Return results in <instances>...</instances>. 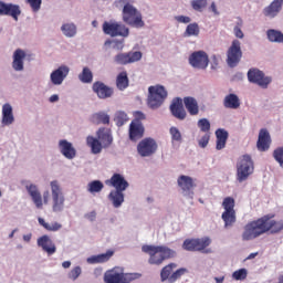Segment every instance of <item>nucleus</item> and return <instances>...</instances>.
Segmentation results:
<instances>
[{"label": "nucleus", "instance_id": "obj_1", "mask_svg": "<svg viewBox=\"0 0 283 283\" xmlns=\"http://www.w3.org/2000/svg\"><path fill=\"white\" fill-rule=\"evenodd\" d=\"M275 214H265L256 220L250 221L244 227V231L242 233V240H255V238H260V235H264V233H281L283 231V219L275 220Z\"/></svg>", "mask_w": 283, "mask_h": 283}, {"label": "nucleus", "instance_id": "obj_2", "mask_svg": "<svg viewBox=\"0 0 283 283\" xmlns=\"http://www.w3.org/2000/svg\"><path fill=\"white\" fill-rule=\"evenodd\" d=\"M143 253H147L148 264L153 266H160L166 260L176 258V250H171L167 245H143Z\"/></svg>", "mask_w": 283, "mask_h": 283}, {"label": "nucleus", "instance_id": "obj_3", "mask_svg": "<svg viewBox=\"0 0 283 283\" xmlns=\"http://www.w3.org/2000/svg\"><path fill=\"white\" fill-rule=\"evenodd\" d=\"M136 0H132L134 3ZM118 3H124V8L122 11V19L126 25L130 28H145V21H143V13L134 7V4L129 3L127 0H119Z\"/></svg>", "mask_w": 283, "mask_h": 283}, {"label": "nucleus", "instance_id": "obj_4", "mask_svg": "<svg viewBox=\"0 0 283 283\" xmlns=\"http://www.w3.org/2000/svg\"><path fill=\"white\" fill-rule=\"evenodd\" d=\"M255 171V164L251 155H243L237 160V180L244 182L249 180L250 176Z\"/></svg>", "mask_w": 283, "mask_h": 283}, {"label": "nucleus", "instance_id": "obj_5", "mask_svg": "<svg viewBox=\"0 0 283 283\" xmlns=\"http://www.w3.org/2000/svg\"><path fill=\"white\" fill-rule=\"evenodd\" d=\"M140 277L139 273H123L118 268L107 270L104 273L105 283H130Z\"/></svg>", "mask_w": 283, "mask_h": 283}, {"label": "nucleus", "instance_id": "obj_6", "mask_svg": "<svg viewBox=\"0 0 283 283\" xmlns=\"http://www.w3.org/2000/svg\"><path fill=\"white\" fill-rule=\"evenodd\" d=\"M167 90L163 85L149 86L147 104L150 109H158L167 99Z\"/></svg>", "mask_w": 283, "mask_h": 283}, {"label": "nucleus", "instance_id": "obj_7", "mask_svg": "<svg viewBox=\"0 0 283 283\" xmlns=\"http://www.w3.org/2000/svg\"><path fill=\"white\" fill-rule=\"evenodd\" d=\"M222 208L224 211L221 218L224 222V229H229V227L235 224V220H238L235 216V199H233V197H226L222 201Z\"/></svg>", "mask_w": 283, "mask_h": 283}, {"label": "nucleus", "instance_id": "obj_8", "mask_svg": "<svg viewBox=\"0 0 283 283\" xmlns=\"http://www.w3.org/2000/svg\"><path fill=\"white\" fill-rule=\"evenodd\" d=\"M177 266L178 264L176 263H169L166 266H164L160 271V281L169 283L178 282V280H180L181 276L185 275V273H187V269L180 268L174 272V269H177Z\"/></svg>", "mask_w": 283, "mask_h": 283}, {"label": "nucleus", "instance_id": "obj_9", "mask_svg": "<svg viewBox=\"0 0 283 283\" xmlns=\"http://www.w3.org/2000/svg\"><path fill=\"white\" fill-rule=\"evenodd\" d=\"M104 34L108 36H123L124 39L129 36V28L120 22H107L103 23Z\"/></svg>", "mask_w": 283, "mask_h": 283}, {"label": "nucleus", "instance_id": "obj_10", "mask_svg": "<svg viewBox=\"0 0 283 283\" xmlns=\"http://www.w3.org/2000/svg\"><path fill=\"white\" fill-rule=\"evenodd\" d=\"M242 43L239 40H233L231 45L227 51V63L229 67H237V65L242 61Z\"/></svg>", "mask_w": 283, "mask_h": 283}, {"label": "nucleus", "instance_id": "obj_11", "mask_svg": "<svg viewBox=\"0 0 283 283\" xmlns=\"http://www.w3.org/2000/svg\"><path fill=\"white\" fill-rule=\"evenodd\" d=\"M137 151L142 158H149V156H154L158 151V143L151 137H146L137 145Z\"/></svg>", "mask_w": 283, "mask_h": 283}, {"label": "nucleus", "instance_id": "obj_12", "mask_svg": "<svg viewBox=\"0 0 283 283\" xmlns=\"http://www.w3.org/2000/svg\"><path fill=\"white\" fill-rule=\"evenodd\" d=\"M248 80L250 83H254V85H259L262 90H266L269 85H271V81H273L270 76H266L264 72L259 69H250L248 71Z\"/></svg>", "mask_w": 283, "mask_h": 283}, {"label": "nucleus", "instance_id": "obj_13", "mask_svg": "<svg viewBox=\"0 0 283 283\" xmlns=\"http://www.w3.org/2000/svg\"><path fill=\"white\" fill-rule=\"evenodd\" d=\"M51 191L53 198V211L59 212L65 207V197L63 196L59 181H51Z\"/></svg>", "mask_w": 283, "mask_h": 283}, {"label": "nucleus", "instance_id": "obj_14", "mask_svg": "<svg viewBox=\"0 0 283 283\" xmlns=\"http://www.w3.org/2000/svg\"><path fill=\"white\" fill-rule=\"evenodd\" d=\"M189 64L196 70H207L209 67V55L205 51H195L189 56Z\"/></svg>", "mask_w": 283, "mask_h": 283}, {"label": "nucleus", "instance_id": "obj_15", "mask_svg": "<svg viewBox=\"0 0 283 283\" xmlns=\"http://www.w3.org/2000/svg\"><path fill=\"white\" fill-rule=\"evenodd\" d=\"M143 59V52L135 51V52H128V53H118L114 61L117 63V65H129V63H136Z\"/></svg>", "mask_w": 283, "mask_h": 283}, {"label": "nucleus", "instance_id": "obj_16", "mask_svg": "<svg viewBox=\"0 0 283 283\" xmlns=\"http://www.w3.org/2000/svg\"><path fill=\"white\" fill-rule=\"evenodd\" d=\"M0 15L12 17L14 21H19V17L21 15V7L18 4L0 1Z\"/></svg>", "mask_w": 283, "mask_h": 283}, {"label": "nucleus", "instance_id": "obj_17", "mask_svg": "<svg viewBox=\"0 0 283 283\" xmlns=\"http://www.w3.org/2000/svg\"><path fill=\"white\" fill-rule=\"evenodd\" d=\"M92 90L98 98H112L114 96V88L107 86L105 83L97 81L93 84Z\"/></svg>", "mask_w": 283, "mask_h": 283}, {"label": "nucleus", "instance_id": "obj_18", "mask_svg": "<svg viewBox=\"0 0 283 283\" xmlns=\"http://www.w3.org/2000/svg\"><path fill=\"white\" fill-rule=\"evenodd\" d=\"M177 185L178 187H180L184 193H186L187 196H193V188L196 187L193 178L186 175H181L177 179Z\"/></svg>", "mask_w": 283, "mask_h": 283}, {"label": "nucleus", "instance_id": "obj_19", "mask_svg": "<svg viewBox=\"0 0 283 283\" xmlns=\"http://www.w3.org/2000/svg\"><path fill=\"white\" fill-rule=\"evenodd\" d=\"M69 74L70 67L66 65H61L59 69L51 73V83L53 85H63V82L65 81V78H67Z\"/></svg>", "mask_w": 283, "mask_h": 283}, {"label": "nucleus", "instance_id": "obj_20", "mask_svg": "<svg viewBox=\"0 0 283 283\" xmlns=\"http://www.w3.org/2000/svg\"><path fill=\"white\" fill-rule=\"evenodd\" d=\"M271 148V134L266 128H262L259 132V138L256 142V149L259 151H269Z\"/></svg>", "mask_w": 283, "mask_h": 283}, {"label": "nucleus", "instance_id": "obj_21", "mask_svg": "<svg viewBox=\"0 0 283 283\" xmlns=\"http://www.w3.org/2000/svg\"><path fill=\"white\" fill-rule=\"evenodd\" d=\"M170 112L178 120H185L187 118V111H185V106L182 105V98L177 97L172 101Z\"/></svg>", "mask_w": 283, "mask_h": 283}, {"label": "nucleus", "instance_id": "obj_22", "mask_svg": "<svg viewBox=\"0 0 283 283\" xmlns=\"http://www.w3.org/2000/svg\"><path fill=\"white\" fill-rule=\"evenodd\" d=\"M59 147L62 156L67 158V160H73V158H76V148H74L72 143L67 142V139H61L59 142Z\"/></svg>", "mask_w": 283, "mask_h": 283}, {"label": "nucleus", "instance_id": "obj_23", "mask_svg": "<svg viewBox=\"0 0 283 283\" xmlns=\"http://www.w3.org/2000/svg\"><path fill=\"white\" fill-rule=\"evenodd\" d=\"M145 136V126L143 123L132 122L129 125V139L133 142L140 140Z\"/></svg>", "mask_w": 283, "mask_h": 283}, {"label": "nucleus", "instance_id": "obj_24", "mask_svg": "<svg viewBox=\"0 0 283 283\" xmlns=\"http://www.w3.org/2000/svg\"><path fill=\"white\" fill-rule=\"evenodd\" d=\"M108 182L116 191H125L129 187V182L120 174H114Z\"/></svg>", "mask_w": 283, "mask_h": 283}, {"label": "nucleus", "instance_id": "obj_25", "mask_svg": "<svg viewBox=\"0 0 283 283\" xmlns=\"http://www.w3.org/2000/svg\"><path fill=\"white\" fill-rule=\"evenodd\" d=\"M97 138L104 148L111 147L112 143H114V137H112V130L105 127L97 130Z\"/></svg>", "mask_w": 283, "mask_h": 283}, {"label": "nucleus", "instance_id": "obj_26", "mask_svg": "<svg viewBox=\"0 0 283 283\" xmlns=\"http://www.w3.org/2000/svg\"><path fill=\"white\" fill-rule=\"evenodd\" d=\"M38 245L43 249L49 255H54L56 253V245L52 242V239L48 235H42L38 239Z\"/></svg>", "mask_w": 283, "mask_h": 283}, {"label": "nucleus", "instance_id": "obj_27", "mask_svg": "<svg viewBox=\"0 0 283 283\" xmlns=\"http://www.w3.org/2000/svg\"><path fill=\"white\" fill-rule=\"evenodd\" d=\"M25 60V51L17 49L13 53L12 67L15 72H23V61Z\"/></svg>", "mask_w": 283, "mask_h": 283}, {"label": "nucleus", "instance_id": "obj_28", "mask_svg": "<svg viewBox=\"0 0 283 283\" xmlns=\"http://www.w3.org/2000/svg\"><path fill=\"white\" fill-rule=\"evenodd\" d=\"M27 191L31 196L36 209H43V198L41 197L39 188H36L34 185H30L27 186Z\"/></svg>", "mask_w": 283, "mask_h": 283}, {"label": "nucleus", "instance_id": "obj_29", "mask_svg": "<svg viewBox=\"0 0 283 283\" xmlns=\"http://www.w3.org/2000/svg\"><path fill=\"white\" fill-rule=\"evenodd\" d=\"M282 10V3L280 0H274L270 3V6L263 9L264 17H270L271 19L277 17L280 11Z\"/></svg>", "mask_w": 283, "mask_h": 283}, {"label": "nucleus", "instance_id": "obj_30", "mask_svg": "<svg viewBox=\"0 0 283 283\" xmlns=\"http://www.w3.org/2000/svg\"><path fill=\"white\" fill-rule=\"evenodd\" d=\"M14 123V114L12 113V105L9 103L2 106V125L8 127Z\"/></svg>", "mask_w": 283, "mask_h": 283}, {"label": "nucleus", "instance_id": "obj_31", "mask_svg": "<svg viewBox=\"0 0 283 283\" xmlns=\"http://www.w3.org/2000/svg\"><path fill=\"white\" fill-rule=\"evenodd\" d=\"M184 105L187 109V112L190 114V116H198L200 113V107L198 106V101L193 97H185L184 98Z\"/></svg>", "mask_w": 283, "mask_h": 283}, {"label": "nucleus", "instance_id": "obj_32", "mask_svg": "<svg viewBox=\"0 0 283 283\" xmlns=\"http://www.w3.org/2000/svg\"><path fill=\"white\" fill-rule=\"evenodd\" d=\"M240 105V97L233 93L228 94L223 99V106L226 109H239Z\"/></svg>", "mask_w": 283, "mask_h": 283}, {"label": "nucleus", "instance_id": "obj_33", "mask_svg": "<svg viewBox=\"0 0 283 283\" xmlns=\"http://www.w3.org/2000/svg\"><path fill=\"white\" fill-rule=\"evenodd\" d=\"M217 136V146L216 149H224L227 147V140H229V132H227L224 128H218L216 130Z\"/></svg>", "mask_w": 283, "mask_h": 283}, {"label": "nucleus", "instance_id": "obj_34", "mask_svg": "<svg viewBox=\"0 0 283 283\" xmlns=\"http://www.w3.org/2000/svg\"><path fill=\"white\" fill-rule=\"evenodd\" d=\"M124 190H112L108 195V200L113 203V207L115 209H118L125 202V193H123Z\"/></svg>", "mask_w": 283, "mask_h": 283}, {"label": "nucleus", "instance_id": "obj_35", "mask_svg": "<svg viewBox=\"0 0 283 283\" xmlns=\"http://www.w3.org/2000/svg\"><path fill=\"white\" fill-rule=\"evenodd\" d=\"M114 255V251L108 250L106 253H102L98 255H93L87 259L88 264H103L104 262H108V260Z\"/></svg>", "mask_w": 283, "mask_h": 283}, {"label": "nucleus", "instance_id": "obj_36", "mask_svg": "<svg viewBox=\"0 0 283 283\" xmlns=\"http://www.w3.org/2000/svg\"><path fill=\"white\" fill-rule=\"evenodd\" d=\"M116 87L117 90H127L129 87V77L127 76V71L120 72L116 77Z\"/></svg>", "mask_w": 283, "mask_h": 283}, {"label": "nucleus", "instance_id": "obj_37", "mask_svg": "<svg viewBox=\"0 0 283 283\" xmlns=\"http://www.w3.org/2000/svg\"><path fill=\"white\" fill-rule=\"evenodd\" d=\"M38 221H39V224L41 227H43V229H45V231L56 232V231H61V229H63V224H61L57 221L48 223V222H45V219H43V218H38Z\"/></svg>", "mask_w": 283, "mask_h": 283}, {"label": "nucleus", "instance_id": "obj_38", "mask_svg": "<svg viewBox=\"0 0 283 283\" xmlns=\"http://www.w3.org/2000/svg\"><path fill=\"white\" fill-rule=\"evenodd\" d=\"M86 145L91 147L93 154H101V151H103V144L94 138V136H88L86 138Z\"/></svg>", "mask_w": 283, "mask_h": 283}, {"label": "nucleus", "instance_id": "obj_39", "mask_svg": "<svg viewBox=\"0 0 283 283\" xmlns=\"http://www.w3.org/2000/svg\"><path fill=\"white\" fill-rule=\"evenodd\" d=\"M78 81H81V83L90 84L94 81V73H92L90 67L85 66L78 74Z\"/></svg>", "mask_w": 283, "mask_h": 283}, {"label": "nucleus", "instance_id": "obj_40", "mask_svg": "<svg viewBox=\"0 0 283 283\" xmlns=\"http://www.w3.org/2000/svg\"><path fill=\"white\" fill-rule=\"evenodd\" d=\"M105 189V185L101 180H93L87 185L88 193H101Z\"/></svg>", "mask_w": 283, "mask_h": 283}, {"label": "nucleus", "instance_id": "obj_41", "mask_svg": "<svg viewBox=\"0 0 283 283\" xmlns=\"http://www.w3.org/2000/svg\"><path fill=\"white\" fill-rule=\"evenodd\" d=\"M268 39L272 43H283V33L273 29L268 30Z\"/></svg>", "mask_w": 283, "mask_h": 283}, {"label": "nucleus", "instance_id": "obj_42", "mask_svg": "<svg viewBox=\"0 0 283 283\" xmlns=\"http://www.w3.org/2000/svg\"><path fill=\"white\" fill-rule=\"evenodd\" d=\"M209 244H211V239L209 237L195 239L196 251H205Z\"/></svg>", "mask_w": 283, "mask_h": 283}, {"label": "nucleus", "instance_id": "obj_43", "mask_svg": "<svg viewBox=\"0 0 283 283\" xmlns=\"http://www.w3.org/2000/svg\"><path fill=\"white\" fill-rule=\"evenodd\" d=\"M93 119L97 125H109V115H107V113H96L93 115Z\"/></svg>", "mask_w": 283, "mask_h": 283}, {"label": "nucleus", "instance_id": "obj_44", "mask_svg": "<svg viewBox=\"0 0 283 283\" xmlns=\"http://www.w3.org/2000/svg\"><path fill=\"white\" fill-rule=\"evenodd\" d=\"M200 34V27L198 23H190L187 25L185 36H198Z\"/></svg>", "mask_w": 283, "mask_h": 283}, {"label": "nucleus", "instance_id": "obj_45", "mask_svg": "<svg viewBox=\"0 0 283 283\" xmlns=\"http://www.w3.org/2000/svg\"><path fill=\"white\" fill-rule=\"evenodd\" d=\"M65 36H74L76 34V25L74 23H66L61 27Z\"/></svg>", "mask_w": 283, "mask_h": 283}, {"label": "nucleus", "instance_id": "obj_46", "mask_svg": "<svg viewBox=\"0 0 283 283\" xmlns=\"http://www.w3.org/2000/svg\"><path fill=\"white\" fill-rule=\"evenodd\" d=\"M169 133L171 136V143H182V133H180L178 127H170Z\"/></svg>", "mask_w": 283, "mask_h": 283}, {"label": "nucleus", "instance_id": "obj_47", "mask_svg": "<svg viewBox=\"0 0 283 283\" xmlns=\"http://www.w3.org/2000/svg\"><path fill=\"white\" fill-rule=\"evenodd\" d=\"M117 127H123V125H125L126 120H127V113L123 112V111H118L115 114V118H114Z\"/></svg>", "mask_w": 283, "mask_h": 283}, {"label": "nucleus", "instance_id": "obj_48", "mask_svg": "<svg viewBox=\"0 0 283 283\" xmlns=\"http://www.w3.org/2000/svg\"><path fill=\"white\" fill-rule=\"evenodd\" d=\"M190 6L192 9L196 10V12H202V10H205V8H207L208 2H207V0H192L190 2Z\"/></svg>", "mask_w": 283, "mask_h": 283}, {"label": "nucleus", "instance_id": "obj_49", "mask_svg": "<svg viewBox=\"0 0 283 283\" xmlns=\"http://www.w3.org/2000/svg\"><path fill=\"white\" fill-rule=\"evenodd\" d=\"M197 125L205 134H209V132H211V123L207 118L199 119Z\"/></svg>", "mask_w": 283, "mask_h": 283}, {"label": "nucleus", "instance_id": "obj_50", "mask_svg": "<svg viewBox=\"0 0 283 283\" xmlns=\"http://www.w3.org/2000/svg\"><path fill=\"white\" fill-rule=\"evenodd\" d=\"M247 275H248L247 269H240L232 273V277L237 281L247 280Z\"/></svg>", "mask_w": 283, "mask_h": 283}, {"label": "nucleus", "instance_id": "obj_51", "mask_svg": "<svg viewBox=\"0 0 283 283\" xmlns=\"http://www.w3.org/2000/svg\"><path fill=\"white\" fill-rule=\"evenodd\" d=\"M273 158L283 167V147H279L273 151Z\"/></svg>", "mask_w": 283, "mask_h": 283}, {"label": "nucleus", "instance_id": "obj_52", "mask_svg": "<svg viewBox=\"0 0 283 283\" xmlns=\"http://www.w3.org/2000/svg\"><path fill=\"white\" fill-rule=\"evenodd\" d=\"M182 249H185V251H196V239H186Z\"/></svg>", "mask_w": 283, "mask_h": 283}, {"label": "nucleus", "instance_id": "obj_53", "mask_svg": "<svg viewBox=\"0 0 283 283\" xmlns=\"http://www.w3.org/2000/svg\"><path fill=\"white\" fill-rule=\"evenodd\" d=\"M82 273H83V270L81 269V266H75L69 273V280H73V282H74V281L78 280V276Z\"/></svg>", "mask_w": 283, "mask_h": 283}, {"label": "nucleus", "instance_id": "obj_54", "mask_svg": "<svg viewBox=\"0 0 283 283\" xmlns=\"http://www.w3.org/2000/svg\"><path fill=\"white\" fill-rule=\"evenodd\" d=\"M28 3L31 6L33 12H39L41 10L42 0H27Z\"/></svg>", "mask_w": 283, "mask_h": 283}, {"label": "nucleus", "instance_id": "obj_55", "mask_svg": "<svg viewBox=\"0 0 283 283\" xmlns=\"http://www.w3.org/2000/svg\"><path fill=\"white\" fill-rule=\"evenodd\" d=\"M211 138V135L209 133H206L200 139H199V147H201V149H205V147H207V145H209V140Z\"/></svg>", "mask_w": 283, "mask_h": 283}, {"label": "nucleus", "instance_id": "obj_56", "mask_svg": "<svg viewBox=\"0 0 283 283\" xmlns=\"http://www.w3.org/2000/svg\"><path fill=\"white\" fill-rule=\"evenodd\" d=\"M134 118L132 123H143L142 120H145L146 116L145 113L137 111L134 113Z\"/></svg>", "mask_w": 283, "mask_h": 283}, {"label": "nucleus", "instance_id": "obj_57", "mask_svg": "<svg viewBox=\"0 0 283 283\" xmlns=\"http://www.w3.org/2000/svg\"><path fill=\"white\" fill-rule=\"evenodd\" d=\"M175 19L178 23H191V18L187 15H177Z\"/></svg>", "mask_w": 283, "mask_h": 283}, {"label": "nucleus", "instance_id": "obj_58", "mask_svg": "<svg viewBox=\"0 0 283 283\" xmlns=\"http://www.w3.org/2000/svg\"><path fill=\"white\" fill-rule=\"evenodd\" d=\"M218 65H220V61L218 60V56L212 55V57H211L212 70H218Z\"/></svg>", "mask_w": 283, "mask_h": 283}, {"label": "nucleus", "instance_id": "obj_59", "mask_svg": "<svg viewBox=\"0 0 283 283\" xmlns=\"http://www.w3.org/2000/svg\"><path fill=\"white\" fill-rule=\"evenodd\" d=\"M234 35L237 39H244V33L242 32V29L240 27H234Z\"/></svg>", "mask_w": 283, "mask_h": 283}, {"label": "nucleus", "instance_id": "obj_60", "mask_svg": "<svg viewBox=\"0 0 283 283\" xmlns=\"http://www.w3.org/2000/svg\"><path fill=\"white\" fill-rule=\"evenodd\" d=\"M86 220H90V222H94L96 220V211H92L85 214Z\"/></svg>", "mask_w": 283, "mask_h": 283}, {"label": "nucleus", "instance_id": "obj_61", "mask_svg": "<svg viewBox=\"0 0 283 283\" xmlns=\"http://www.w3.org/2000/svg\"><path fill=\"white\" fill-rule=\"evenodd\" d=\"M210 10H211V12H213V14H216V17H218L220 14V11H218V7L216 6V2L211 3Z\"/></svg>", "mask_w": 283, "mask_h": 283}, {"label": "nucleus", "instance_id": "obj_62", "mask_svg": "<svg viewBox=\"0 0 283 283\" xmlns=\"http://www.w3.org/2000/svg\"><path fill=\"white\" fill-rule=\"evenodd\" d=\"M50 199V191H45L43 193V202L44 205H48V200Z\"/></svg>", "mask_w": 283, "mask_h": 283}, {"label": "nucleus", "instance_id": "obj_63", "mask_svg": "<svg viewBox=\"0 0 283 283\" xmlns=\"http://www.w3.org/2000/svg\"><path fill=\"white\" fill-rule=\"evenodd\" d=\"M224 279H226L224 275L223 276H214V282L216 283H224Z\"/></svg>", "mask_w": 283, "mask_h": 283}, {"label": "nucleus", "instance_id": "obj_64", "mask_svg": "<svg viewBox=\"0 0 283 283\" xmlns=\"http://www.w3.org/2000/svg\"><path fill=\"white\" fill-rule=\"evenodd\" d=\"M59 101V95L54 94L50 97V103H56Z\"/></svg>", "mask_w": 283, "mask_h": 283}]
</instances>
